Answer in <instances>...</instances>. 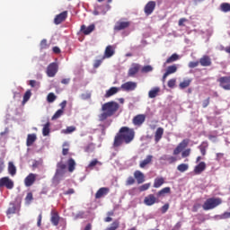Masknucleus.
Here are the masks:
<instances>
[{
  "mask_svg": "<svg viewBox=\"0 0 230 230\" xmlns=\"http://www.w3.org/2000/svg\"><path fill=\"white\" fill-rule=\"evenodd\" d=\"M199 64L200 66H202L203 67H209V66H211L212 62H211V58H209V56H203L202 58H200L199 59Z\"/></svg>",
  "mask_w": 230,
  "mask_h": 230,
  "instance_id": "nucleus-19",
  "label": "nucleus"
},
{
  "mask_svg": "<svg viewBox=\"0 0 230 230\" xmlns=\"http://www.w3.org/2000/svg\"><path fill=\"white\" fill-rule=\"evenodd\" d=\"M191 154V149L190 148H188V149H185L184 151H182L181 153V157L184 159L186 157H190V155Z\"/></svg>",
  "mask_w": 230,
  "mask_h": 230,
  "instance_id": "nucleus-52",
  "label": "nucleus"
},
{
  "mask_svg": "<svg viewBox=\"0 0 230 230\" xmlns=\"http://www.w3.org/2000/svg\"><path fill=\"white\" fill-rule=\"evenodd\" d=\"M155 202H157V198H155L154 194H149L144 199V204H146V206H154Z\"/></svg>",
  "mask_w": 230,
  "mask_h": 230,
  "instance_id": "nucleus-17",
  "label": "nucleus"
},
{
  "mask_svg": "<svg viewBox=\"0 0 230 230\" xmlns=\"http://www.w3.org/2000/svg\"><path fill=\"white\" fill-rule=\"evenodd\" d=\"M30 98H31V91L27 90L23 95L22 103H26V102H28L30 100Z\"/></svg>",
  "mask_w": 230,
  "mask_h": 230,
  "instance_id": "nucleus-45",
  "label": "nucleus"
},
{
  "mask_svg": "<svg viewBox=\"0 0 230 230\" xmlns=\"http://www.w3.org/2000/svg\"><path fill=\"white\" fill-rule=\"evenodd\" d=\"M171 191H172V189H170V187H165L157 192V197H164L166 193H170Z\"/></svg>",
  "mask_w": 230,
  "mask_h": 230,
  "instance_id": "nucleus-36",
  "label": "nucleus"
},
{
  "mask_svg": "<svg viewBox=\"0 0 230 230\" xmlns=\"http://www.w3.org/2000/svg\"><path fill=\"white\" fill-rule=\"evenodd\" d=\"M176 82L177 80L175 79H170L167 83L168 87H170L171 89H173V87H175Z\"/></svg>",
  "mask_w": 230,
  "mask_h": 230,
  "instance_id": "nucleus-56",
  "label": "nucleus"
},
{
  "mask_svg": "<svg viewBox=\"0 0 230 230\" xmlns=\"http://www.w3.org/2000/svg\"><path fill=\"white\" fill-rule=\"evenodd\" d=\"M153 158L154 156H152L151 155H147L145 160L140 162V164H139L140 168H145L147 164H150L152 163Z\"/></svg>",
  "mask_w": 230,
  "mask_h": 230,
  "instance_id": "nucleus-30",
  "label": "nucleus"
},
{
  "mask_svg": "<svg viewBox=\"0 0 230 230\" xmlns=\"http://www.w3.org/2000/svg\"><path fill=\"white\" fill-rule=\"evenodd\" d=\"M49 127H51V124L49 122H47L44 126H43V128H42V135L43 136H49V132H50V129H49Z\"/></svg>",
  "mask_w": 230,
  "mask_h": 230,
  "instance_id": "nucleus-35",
  "label": "nucleus"
},
{
  "mask_svg": "<svg viewBox=\"0 0 230 230\" xmlns=\"http://www.w3.org/2000/svg\"><path fill=\"white\" fill-rule=\"evenodd\" d=\"M177 60H179V55L174 53L166 59L165 64H173V62H177Z\"/></svg>",
  "mask_w": 230,
  "mask_h": 230,
  "instance_id": "nucleus-33",
  "label": "nucleus"
},
{
  "mask_svg": "<svg viewBox=\"0 0 230 230\" xmlns=\"http://www.w3.org/2000/svg\"><path fill=\"white\" fill-rule=\"evenodd\" d=\"M35 141H37V135L36 134H29L27 136V141H26L27 146H31V145H33V143Z\"/></svg>",
  "mask_w": 230,
  "mask_h": 230,
  "instance_id": "nucleus-25",
  "label": "nucleus"
},
{
  "mask_svg": "<svg viewBox=\"0 0 230 230\" xmlns=\"http://www.w3.org/2000/svg\"><path fill=\"white\" fill-rule=\"evenodd\" d=\"M161 92V88L159 87H155L152 90H150L148 92V97L149 98H155L157 97V95L159 94V93Z\"/></svg>",
  "mask_w": 230,
  "mask_h": 230,
  "instance_id": "nucleus-29",
  "label": "nucleus"
},
{
  "mask_svg": "<svg viewBox=\"0 0 230 230\" xmlns=\"http://www.w3.org/2000/svg\"><path fill=\"white\" fill-rule=\"evenodd\" d=\"M35 181H37V174L31 172L25 179H24V184L27 188H30V186H33L35 183Z\"/></svg>",
  "mask_w": 230,
  "mask_h": 230,
  "instance_id": "nucleus-14",
  "label": "nucleus"
},
{
  "mask_svg": "<svg viewBox=\"0 0 230 230\" xmlns=\"http://www.w3.org/2000/svg\"><path fill=\"white\" fill-rule=\"evenodd\" d=\"M66 19H67V11H64L62 13H60L59 14L56 15L55 19H54V23L55 24H62V22H64V21H66Z\"/></svg>",
  "mask_w": 230,
  "mask_h": 230,
  "instance_id": "nucleus-15",
  "label": "nucleus"
},
{
  "mask_svg": "<svg viewBox=\"0 0 230 230\" xmlns=\"http://www.w3.org/2000/svg\"><path fill=\"white\" fill-rule=\"evenodd\" d=\"M29 85H31V87H35L36 85H38V87L40 85V83H37V81L35 80H31L29 83Z\"/></svg>",
  "mask_w": 230,
  "mask_h": 230,
  "instance_id": "nucleus-61",
  "label": "nucleus"
},
{
  "mask_svg": "<svg viewBox=\"0 0 230 230\" xmlns=\"http://www.w3.org/2000/svg\"><path fill=\"white\" fill-rule=\"evenodd\" d=\"M210 102H211V98H210V97H208L206 100H204V101L202 102V107H203V109H206L207 107H208Z\"/></svg>",
  "mask_w": 230,
  "mask_h": 230,
  "instance_id": "nucleus-53",
  "label": "nucleus"
},
{
  "mask_svg": "<svg viewBox=\"0 0 230 230\" xmlns=\"http://www.w3.org/2000/svg\"><path fill=\"white\" fill-rule=\"evenodd\" d=\"M68 154H69V144H67V142H65L63 144L62 155H67Z\"/></svg>",
  "mask_w": 230,
  "mask_h": 230,
  "instance_id": "nucleus-46",
  "label": "nucleus"
},
{
  "mask_svg": "<svg viewBox=\"0 0 230 230\" xmlns=\"http://www.w3.org/2000/svg\"><path fill=\"white\" fill-rule=\"evenodd\" d=\"M220 9L222 12L227 13L230 12V4L229 3H223L220 5Z\"/></svg>",
  "mask_w": 230,
  "mask_h": 230,
  "instance_id": "nucleus-41",
  "label": "nucleus"
},
{
  "mask_svg": "<svg viewBox=\"0 0 230 230\" xmlns=\"http://www.w3.org/2000/svg\"><path fill=\"white\" fill-rule=\"evenodd\" d=\"M130 26V22L119 21L116 22L113 30L114 31H121V30H127Z\"/></svg>",
  "mask_w": 230,
  "mask_h": 230,
  "instance_id": "nucleus-13",
  "label": "nucleus"
},
{
  "mask_svg": "<svg viewBox=\"0 0 230 230\" xmlns=\"http://www.w3.org/2000/svg\"><path fill=\"white\" fill-rule=\"evenodd\" d=\"M134 137H136V131H134L133 128L122 127L114 137L113 146L118 148V146H121L123 143L128 145L134 141Z\"/></svg>",
  "mask_w": 230,
  "mask_h": 230,
  "instance_id": "nucleus-1",
  "label": "nucleus"
},
{
  "mask_svg": "<svg viewBox=\"0 0 230 230\" xmlns=\"http://www.w3.org/2000/svg\"><path fill=\"white\" fill-rule=\"evenodd\" d=\"M41 223H42V213H40V214L38 216V222H37L38 227H40Z\"/></svg>",
  "mask_w": 230,
  "mask_h": 230,
  "instance_id": "nucleus-63",
  "label": "nucleus"
},
{
  "mask_svg": "<svg viewBox=\"0 0 230 230\" xmlns=\"http://www.w3.org/2000/svg\"><path fill=\"white\" fill-rule=\"evenodd\" d=\"M163 134H164V128H158L155 133V143H159L163 138Z\"/></svg>",
  "mask_w": 230,
  "mask_h": 230,
  "instance_id": "nucleus-22",
  "label": "nucleus"
},
{
  "mask_svg": "<svg viewBox=\"0 0 230 230\" xmlns=\"http://www.w3.org/2000/svg\"><path fill=\"white\" fill-rule=\"evenodd\" d=\"M64 114L63 110H58L55 114L52 116V120L58 119Z\"/></svg>",
  "mask_w": 230,
  "mask_h": 230,
  "instance_id": "nucleus-47",
  "label": "nucleus"
},
{
  "mask_svg": "<svg viewBox=\"0 0 230 230\" xmlns=\"http://www.w3.org/2000/svg\"><path fill=\"white\" fill-rule=\"evenodd\" d=\"M160 161H167L169 164H173L177 161V158L174 156H169L167 155H164L161 158Z\"/></svg>",
  "mask_w": 230,
  "mask_h": 230,
  "instance_id": "nucleus-27",
  "label": "nucleus"
},
{
  "mask_svg": "<svg viewBox=\"0 0 230 230\" xmlns=\"http://www.w3.org/2000/svg\"><path fill=\"white\" fill-rule=\"evenodd\" d=\"M96 164H99L100 166H102V162L98 161V159H93L88 164V168H94Z\"/></svg>",
  "mask_w": 230,
  "mask_h": 230,
  "instance_id": "nucleus-48",
  "label": "nucleus"
},
{
  "mask_svg": "<svg viewBox=\"0 0 230 230\" xmlns=\"http://www.w3.org/2000/svg\"><path fill=\"white\" fill-rule=\"evenodd\" d=\"M155 1H149L144 8V12L146 13V15H152V13H154V10H155Z\"/></svg>",
  "mask_w": 230,
  "mask_h": 230,
  "instance_id": "nucleus-12",
  "label": "nucleus"
},
{
  "mask_svg": "<svg viewBox=\"0 0 230 230\" xmlns=\"http://www.w3.org/2000/svg\"><path fill=\"white\" fill-rule=\"evenodd\" d=\"M96 26L94 24H91L88 27L85 25L81 26V31L84 33V35H90V33H93V31L95 30Z\"/></svg>",
  "mask_w": 230,
  "mask_h": 230,
  "instance_id": "nucleus-21",
  "label": "nucleus"
},
{
  "mask_svg": "<svg viewBox=\"0 0 230 230\" xmlns=\"http://www.w3.org/2000/svg\"><path fill=\"white\" fill-rule=\"evenodd\" d=\"M57 175H58L59 177H64V175L66 174V171L61 170V169H57L56 172Z\"/></svg>",
  "mask_w": 230,
  "mask_h": 230,
  "instance_id": "nucleus-58",
  "label": "nucleus"
},
{
  "mask_svg": "<svg viewBox=\"0 0 230 230\" xmlns=\"http://www.w3.org/2000/svg\"><path fill=\"white\" fill-rule=\"evenodd\" d=\"M76 130V127L69 126L66 129H63V134H72V132H75Z\"/></svg>",
  "mask_w": 230,
  "mask_h": 230,
  "instance_id": "nucleus-44",
  "label": "nucleus"
},
{
  "mask_svg": "<svg viewBox=\"0 0 230 230\" xmlns=\"http://www.w3.org/2000/svg\"><path fill=\"white\" fill-rule=\"evenodd\" d=\"M8 172L12 177L17 173V167L13 164V162H9L8 164Z\"/></svg>",
  "mask_w": 230,
  "mask_h": 230,
  "instance_id": "nucleus-28",
  "label": "nucleus"
},
{
  "mask_svg": "<svg viewBox=\"0 0 230 230\" xmlns=\"http://www.w3.org/2000/svg\"><path fill=\"white\" fill-rule=\"evenodd\" d=\"M55 100H57V95H55V93H49L47 96V102L49 103H53V102H55Z\"/></svg>",
  "mask_w": 230,
  "mask_h": 230,
  "instance_id": "nucleus-43",
  "label": "nucleus"
},
{
  "mask_svg": "<svg viewBox=\"0 0 230 230\" xmlns=\"http://www.w3.org/2000/svg\"><path fill=\"white\" fill-rule=\"evenodd\" d=\"M222 204V199L220 198H209L208 199L204 204L202 205V208L204 211H209V209H215L217 206H220Z\"/></svg>",
  "mask_w": 230,
  "mask_h": 230,
  "instance_id": "nucleus-3",
  "label": "nucleus"
},
{
  "mask_svg": "<svg viewBox=\"0 0 230 230\" xmlns=\"http://www.w3.org/2000/svg\"><path fill=\"white\" fill-rule=\"evenodd\" d=\"M199 64H200L199 61H190V62L189 63V67H190V69H193V68H195V67H198Z\"/></svg>",
  "mask_w": 230,
  "mask_h": 230,
  "instance_id": "nucleus-55",
  "label": "nucleus"
},
{
  "mask_svg": "<svg viewBox=\"0 0 230 230\" xmlns=\"http://www.w3.org/2000/svg\"><path fill=\"white\" fill-rule=\"evenodd\" d=\"M141 69V65L137 64V63H133L131 64V66L129 67L128 71V76L130 77H134L137 75V73H139Z\"/></svg>",
  "mask_w": 230,
  "mask_h": 230,
  "instance_id": "nucleus-8",
  "label": "nucleus"
},
{
  "mask_svg": "<svg viewBox=\"0 0 230 230\" xmlns=\"http://www.w3.org/2000/svg\"><path fill=\"white\" fill-rule=\"evenodd\" d=\"M165 73L169 75H173V73H177V65H172L168 66Z\"/></svg>",
  "mask_w": 230,
  "mask_h": 230,
  "instance_id": "nucleus-37",
  "label": "nucleus"
},
{
  "mask_svg": "<svg viewBox=\"0 0 230 230\" xmlns=\"http://www.w3.org/2000/svg\"><path fill=\"white\" fill-rule=\"evenodd\" d=\"M188 168H190L188 164H181L177 166L178 172H181V173L187 172Z\"/></svg>",
  "mask_w": 230,
  "mask_h": 230,
  "instance_id": "nucleus-38",
  "label": "nucleus"
},
{
  "mask_svg": "<svg viewBox=\"0 0 230 230\" xmlns=\"http://www.w3.org/2000/svg\"><path fill=\"white\" fill-rule=\"evenodd\" d=\"M151 71H154V67L150 65L145 66L141 68V73H151Z\"/></svg>",
  "mask_w": 230,
  "mask_h": 230,
  "instance_id": "nucleus-49",
  "label": "nucleus"
},
{
  "mask_svg": "<svg viewBox=\"0 0 230 230\" xmlns=\"http://www.w3.org/2000/svg\"><path fill=\"white\" fill-rule=\"evenodd\" d=\"M62 176H58V174H54L52 178V183L55 184V186H58V184H60V181L62 180Z\"/></svg>",
  "mask_w": 230,
  "mask_h": 230,
  "instance_id": "nucleus-39",
  "label": "nucleus"
},
{
  "mask_svg": "<svg viewBox=\"0 0 230 230\" xmlns=\"http://www.w3.org/2000/svg\"><path fill=\"white\" fill-rule=\"evenodd\" d=\"M219 86L225 91H230V75L228 76H222L217 79Z\"/></svg>",
  "mask_w": 230,
  "mask_h": 230,
  "instance_id": "nucleus-4",
  "label": "nucleus"
},
{
  "mask_svg": "<svg viewBox=\"0 0 230 230\" xmlns=\"http://www.w3.org/2000/svg\"><path fill=\"white\" fill-rule=\"evenodd\" d=\"M10 206L11 207H9L6 213H7V215H13L15 213V211H17V208L15 207V204H13V203H11Z\"/></svg>",
  "mask_w": 230,
  "mask_h": 230,
  "instance_id": "nucleus-40",
  "label": "nucleus"
},
{
  "mask_svg": "<svg viewBox=\"0 0 230 230\" xmlns=\"http://www.w3.org/2000/svg\"><path fill=\"white\" fill-rule=\"evenodd\" d=\"M111 189L109 187H102L95 193V199H102V197H105V195H109Z\"/></svg>",
  "mask_w": 230,
  "mask_h": 230,
  "instance_id": "nucleus-16",
  "label": "nucleus"
},
{
  "mask_svg": "<svg viewBox=\"0 0 230 230\" xmlns=\"http://www.w3.org/2000/svg\"><path fill=\"white\" fill-rule=\"evenodd\" d=\"M137 87V83L128 81L121 84L120 89L122 91H126L127 93H129L130 91H136Z\"/></svg>",
  "mask_w": 230,
  "mask_h": 230,
  "instance_id": "nucleus-7",
  "label": "nucleus"
},
{
  "mask_svg": "<svg viewBox=\"0 0 230 230\" xmlns=\"http://www.w3.org/2000/svg\"><path fill=\"white\" fill-rule=\"evenodd\" d=\"M168 209H170V204L166 203L162 207L161 211L163 214H164L166 211H168Z\"/></svg>",
  "mask_w": 230,
  "mask_h": 230,
  "instance_id": "nucleus-59",
  "label": "nucleus"
},
{
  "mask_svg": "<svg viewBox=\"0 0 230 230\" xmlns=\"http://www.w3.org/2000/svg\"><path fill=\"white\" fill-rule=\"evenodd\" d=\"M119 88L113 86L106 91L104 97L111 98V96H114V94H117V93H119Z\"/></svg>",
  "mask_w": 230,
  "mask_h": 230,
  "instance_id": "nucleus-24",
  "label": "nucleus"
},
{
  "mask_svg": "<svg viewBox=\"0 0 230 230\" xmlns=\"http://www.w3.org/2000/svg\"><path fill=\"white\" fill-rule=\"evenodd\" d=\"M184 22H188V19L186 18H181L178 22L179 26H184Z\"/></svg>",
  "mask_w": 230,
  "mask_h": 230,
  "instance_id": "nucleus-62",
  "label": "nucleus"
},
{
  "mask_svg": "<svg viewBox=\"0 0 230 230\" xmlns=\"http://www.w3.org/2000/svg\"><path fill=\"white\" fill-rule=\"evenodd\" d=\"M102 59H97V60H95V62H94V64H93L94 69H98V67H99L100 66H102Z\"/></svg>",
  "mask_w": 230,
  "mask_h": 230,
  "instance_id": "nucleus-60",
  "label": "nucleus"
},
{
  "mask_svg": "<svg viewBox=\"0 0 230 230\" xmlns=\"http://www.w3.org/2000/svg\"><path fill=\"white\" fill-rule=\"evenodd\" d=\"M82 100H91V93H83Z\"/></svg>",
  "mask_w": 230,
  "mask_h": 230,
  "instance_id": "nucleus-64",
  "label": "nucleus"
},
{
  "mask_svg": "<svg viewBox=\"0 0 230 230\" xmlns=\"http://www.w3.org/2000/svg\"><path fill=\"white\" fill-rule=\"evenodd\" d=\"M206 168H207L206 163L200 162L199 164L194 167L193 172L195 173V175H200V173H202V172H204Z\"/></svg>",
  "mask_w": 230,
  "mask_h": 230,
  "instance_id": "nucleus-18",
  "label": "nucleus"
},
{
  "mask_svg": "<svg viewBox=\"0 0 230 230\" xmlns=\"http://www.w3.org/2000/svg\"><path fill=\"white\" fill-rule=\"evenodd\" d=\"M146 119V116L145 114H138L133 118L132 123L135 125V127H141V125L145 123Z\"/></svg>",
  "mask_w": 230,
  "mask_h": 230,
  "instance_id": "nucleus-11",
  "label": "nucleus"
},
{
  "mask_svg": "<svg viewBox=\"0 0 230 230\" xmlns=\"http://www.w3.org/2000/svg\"><path fill=\"white\" fill-rule=\"evenodd\" d=\"M114 55V47L111 45H109L106 47L104 51V57L103 58H111Z\"/></svg>",
  "mask_w": 230,
  "mask_h": 230,
  "instance_id": "nucleus-23",
  "label": "nucleus"
},
{
  "mask_svg": "<svg viewBox=\"0 0 230 230\" xmlns=\"http://www.w3.org/2000/svg\"><path fill=\"white\" fill-rule=\"evenodd\" d=\"M191 84V79H184L181 83H180V89H186V87H190Z\"/></svg>",
  "mask_w": 230,
  "mask_h": 230,
  "instance_id": "nucleus-34",
  "label": "nucleus"
},
{
  "mask_svg": "<svg viewBox=\"0 0 230 230\" xmlns=\"http://www.w3.org/2000/svg\"><path fill=\"white\" fill-rule=\"evenodd\" d=\"M31 200H33V193L28 192V193H27V196H26V198H25V202H26V204H31Z\"/></svg>",
  "mask_w": 230,
  "mask_h": 230,
  "instance_id": "nucleus-50",
  "label": "nucleus"
},
{
  "mask_svg": "<svg viewBox=\"0 0 230 230\" xmlns=\"http://www.w3.org/2000/svg\"><path fill=\"white\" fill-rule=\"evenodd\" d=\"M58 73V64L56 62L50 63L47 67V75L49 78H53Z\"/></svg>",
  "mask_w": 230,
  "mask_h": 230,
  "instance_id": "nucleus-5",
  "label": "nucleus"
},
{
  "mask_svg": "<svg viewBox=\"0 0 230 230\" xmlns=\"http://www.w3.org/2000/svg\"><path fill=\"white\" fill-rule=\"evenodd\" d=\"M119 110V103L114 101L105 102L102 106V113L99 115V121H105L107 118H111L114 116V114H116Z\"/></svg>",
  "mask_w": 230,
  "mask_h": 230,
  "instance_id": "nucleus-2",
  "label": "nucleus"
},
{
  "mask_svg": "<svg viewBox=\"0 0 230 230\" xmlns=\"http://www.w3.org/2000/svg\"><path fill=\"white\" fill-rule=\"evenodd\" d=\"M164 182H165L164 178L157 177L155 179L154 188H161V186H163V184H164Z\"/></svg>",
  "mask_w": 230,
  "mask_h": 230,
  "instance_id": "nucleus-31",
  "label": "nucleus"
},
{
  "mask_svg": "<svg viewBox=\"0 0 230 230\" xmlns=\"http://www.w3.org/2000/svg\"><path fill=\"white\" fill-rule=\"evenodd\" d=\"M50 222L53 226L57 227L58 224H60V215H58V211L52 209L50 212Z\"/></svg>",
  "mask_w": 230,
  "mask_h": 230,
  "instance_id": "nucleus-9",
  "label": "nucleus"
},
{
  "mask_svg": "<svg viewBox=\"0 0 230 230\" xmlns=\"http://www.w3.org/2000/svg\"><path fill=\"white\" fill-rule=\"evenodd\" d=\"M66 168V164H64L63 162H58V163L57 164V169H58V170H63V171H65Z\"/></svg>",
  "mask_w": 230,
  "mask_h": 230,
  "instance_id": "nucleus-54",
  "label": "nucleus"
},
{
  "mask_svg": "<svg viewBox=\"0 0 230 230\" xmlns=\"http://www.w3.org/2000/svg\"><path fill=\"white\" fill-rule=\"evenodd\" d=\"M67 166H68V172L70 173H73V171L76 168V162H75V159L69 158L67 160Z\"/></svg>",
  "mask_w": 230,
  "mask_h": 230,
  "instance_id": "nucleus-26",
  "label": "nucleus"
},
{
  "mask_svg": "<svg viewBox=\"0 0 230 230\" xmlns=\"http://www.w3.org/2000/svg\"><path fill=\"white\" fill-rule=\"evenodd\" d=\"M134 178L136 179L137 184H143V182H145V174H143L141 171H135Z\"/></svg>",
  "mask_w": 230,
  "mask_h": 230,
  "instance_id": "nucleus-20",
  "label": "nucleus"
},
{
  "mask_svg": "<svg viewBox=\"0 0 230 230\" xmlns=\"http://www.w3.org/2000/svg\"><path fill=\"white\" fill-rule=\"evenodd\" d=\"M151 185H152L151 183H145V184L141 185L140 187H138V190H139V191H146V190H148Z\"/></svg>",
  "mask_w": 230,
  "mask_h": 230,
  "instance_id": "nucleus-51",
  "label": "nucleus"
},
{
  "mask_svg": "<svg viewBox=\"0 0 230 230\" xmlns=\"http://www.w3.org/2000/svg\"><path fill=\"white\" fill-rule=\"evenodd\" d=\"M190 145V139H183L173 150V155H179V154Z\"/></svg>",
  "mask_w": 230,
  "mask_h": 230,
  "instance_id": "nucleus-10",
  "label": "nucleus"
},
{
  "mask_svg": "<svg viewBox=\"0 0 230 230\" xmlns=\"http://www.w3.org/2000/svg\"><path fill=\"white\" fill-rule=\"evenodd\" d=\"M40 49H48V40H42L40 41Z\"/></svg>",
  "mask_w": 230,
  "mask_h": 230,
  "instance_id": "nucleus-57",
  "label": "nucleus"
},
{
  "mask_svg": "<svg viewBox=\"0 0 230 230\" xmlns=\"http://www.w3.org/2000/svg\"><path fill=\"white\" fill-rule=\"evenodd\" d=\"M134 184H136V178L133 176L128 177L126 180V186H132Z\"/></svg>",
  "mask_w": 230,
  "mask_h": 230,
  "instance_id": "nucleus-42",
  "label": "nucleus"
},
{
  "mask_svg": "<svg viewBox=\"0 0 230 230\" xmlns=\"http://www.w3.org/2000/svg\"><path fill=\"white\" fill-rule=\"evenodd\" d=\"M209 146V144L208 141H204L201 143L200 146H199V149L202 155H206V150H208V147Z\"/></svg>",
  "mask_w": 230,
  "mask_h": 230,
  "instance_id": "nucleus-32",
  "label": "nucleus"
},
{
  "mask_svg": "<svg viewBox=\"0 0 230 230\" xmlns=\"http://www.w3.org/2000/svg\"><path fill=\"white\" fill-rule=\"evenodd\" d=\"M0 188H6L7 190L13 189V181L9 177H3L0 179Z\"/></svg>",
  "mask_w": 230,
  "mask_h": 230,
  "instance_id": "nucleus-6",
  "label": "nucleus"
}]
</instances>
